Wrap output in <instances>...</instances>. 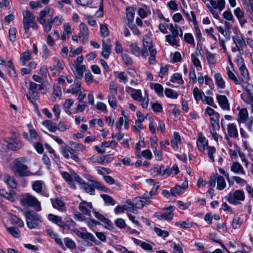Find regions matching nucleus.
Returning a JSON list of instances; mask_svg holds the SVG:
<instances>
[{"label":"nucleus","mask_w":253,"mask_h":253,"mask_svg":"<svg viewBox=\"0 0 253 253\" xmlns=\"http://www.w3.org/2000/svg\"><path fill=\"white\" fill-rule=\"evenodd\" d=\"M70 146H61L60 151L62 156L66 159H71L76 163H80L81 159L79 157L77 152H84L85 150V147L82 144L70 141L69 142Z\"/></svg>","instance_id":"f257e3e1"},{"label":"nucleus","mask_w":253,"mask_h":253,"mask_svg":"<svg viewBox=\"0 0 253 253\" xmlns=\"http://www.w3.org/2000/svg\"><path fill=\"white\" fill-rule=\"evenodd\" d=\"M26 163L25 157L17 158L13 162L11 169L16 176L23 177L39 174L37 172L33 173L30 171Z\"/></svg>","instance_id":"f03ea898"},{"label":"nucleus","mask_w":253,"mask_h":253,"mask_svg":"<svg viewBox=\"0 0 253 253\" xmlns=\"http://www.w3.org/2000/svg\"><path fill=\"white\" fill-rule=\"evenodd\" d=\"M23 24L25 34L26 38L30 36V28L31 27L34 30L38 29V25L35 21V17L33 14L28 10L23 12Z\"/></svg>","instance_id":"7ed1b4c3"},{"label":"nucleus","mask_w":253,"mask_h":253,"mask_svg":"<svg viewBox=\"0 0 253 253\" xmlns=\"http://www.w3.org/2000/svg\"><path fill=\"white\" fill-rule=\"evenodd\" d=\"M20 201L23 206L34 208L37 211L42 210L40 202L36 197L29 193L23 194Z\"/></svg>","instance_id":"20e7f679"},{"label":"nucleus","mask_w":253,"mask_h":253,"mask_svg":"<svg viewBox=\"0 0 253 253\" xmlns=\"http://www.w3.org/2000/svg\"><path fill=\"white\" fill-rule=\"evenodd\" d=\"M26 221L28 228L30 229L38 228L39 224L42 222L41 215L34 211H29L24 212Z\"/></svg>","instance_id":"39448f33"},{"label":"nucleus","mask_w":253,"mask_h":253,"mask_svg":"<svg viewBox=\"0 0 253 253\" xmlns=\"http://www.w3.org/2000/svg\"><path fill=\"white\" fill-rule=\"evenodd\" d=\"M42 85L37 84L33 82H30L29 83V92L27 95L28 99L29 100H38L39 98V93L38 90H42Z\"/></svg>","instance_id":"423d86ee"},{"label":"nucleus","mask_w":253,"mask_h":253,"mask_svg":"<svg viewBox=\"0 0 253 253\" xmlns=\"http://www.w3.org/2000/svg\"><path fill=\"white\" fill-rule=\"evenodd\" d=\"M237 109H239V113L237 119L238 123L239 124L245 123L248 127H250L252 125L253 122L249 119L248 110L246 108L239 109L238 107Z\"/></svg>","instance_id":"0eeeda50"},{"label":"nucleus","mask_w":253,"mask_h":253,"mask_svg":"<svg viewBox=\"0 0 253 253\" xmlns=\"http://www.w3.org/2000/svg\"><path fill=\"white\" fill-rule=\"evenodd\" d=\"M232 40L236 46L238 48L239 53L241 55L244 52L243 48L246 46L243 35L240 31L236 32L235 36L232 37Z\"/></svg>","instance_id":"6e6552de"},{"label":"nucleus","mask_w":253,"mask_h":253,"mask_svg":"<svg viewBox=\"0 0 253 253\" xmlns=\"http://www.w3.org/2000/svg\"><path fill=\"white\" fill-rule=\"evenodd\" d=\"M174 209V207L169 206L164 209V210L166 211L165 212H156L154 216L159 220H171L173 217V211Z\"/></svg>","instance_id":"1a4fd4ad"},{"label":"nucleus","mask_w":253,"mask_h":253,"mask_svg":"<svg viewBox=\"0 0 253 253\" xmlns=\"http://www.w3.org/2000/svg\"><path fill=\"white\" fill-rule=\"evenodd\" d=\"M54 14V10L53 9L46 6L43 10L40 12L39 17L38 18V20L39 23L44 27V26L47 24V21H46L45 20L46 16L48 15L51 18L53 16Z\"/></svg>","instance_id":"9d476101"},{"label":"nucleus","mask_w":253,"mask_h":253,"mask_svg":"<svg viewBox=\"0 0 253 253\" xmlns=\"http://www.w3.org/2000/svg\"><path fill=\"white\" fill-rule=\"evenodd\" d=\"M244 84H244L243 86L245 87V92L242 94L241 97L245 102H253V85L247 83Z\"/></svg>","instance_id":"9b49d317"},{"label":"nucleus","mask_w":253,"mask_h":253,"mask_svg":"<svg viewBox=\"0 0 253 253\" xmlns=\"http://www.w3.org/2000/svg\"><path fill=\"white\" fill-rule=\"evenodd\" d=\"M75 180L80 184L81 188L84 189L86 193L91 195H95V190L93 188L92 184H89L82 179L78 175L75 176Z\"/></svg>","instance_id":"f8f14e48"},{"label":"nucleus","mask_w":253,"mask_h":253,"mask_svg":"<svg viewBox=\"0 0 253 253\" xmlns=\"http://www.w3.org/2000/svg\"><path fill=\"white\" fill-rule=\"evenodd\" d=\"M63 21V17L61 15H58L56 16L50 20L47 21V24L43 27V31L46 33H48L50 31L53 24L56 26H59L61 25Z\"/></svg>","instance_id":"ddd939ff"},{"label":"nucleus","mask_w":253,"mask_h":253,"mask_svg":"<svg viewBox=\"0 0 253 253\" xmlns=\"http://www.w3.org/2000/svg\"><path fill=\"white\" fill-rule=\"evenodd\" d=\"M245 199L244 192L238 190L235 191L233 195H230L228 197V202L233 205H238L240 203V201H244Z\"/></svg>","instance_id":"4468645a"},{"label":"nucleus","mask_w":253,"mask_h":253,"mask_svg":"<svg viewBox=\"0 0 253 253\" xmlns=\"http://www.w3.org/2000/svg\"><path fill=\"white\" fill-rule=\"evenodd\" d=\"M80 33L79 37L81 41L85 44L87 42V37L89 35V32L87 26L84 23H81L79 26Z\"/></svg>","instance_id":"2eb2a0df"},{"label":"nucleus","mask_w":253,"mask_h":253,"mask_svg":"<svg viewBox=\"0 0 253 253\" xmlns=\"http://www.w3.org/2000/svg\"><path fill=\"white\" fill-rule=\"evenodd\" d=\"M216 99L222 109L226 111L230 110V103L225 95L216 94Z\"/></svg>","instance_id":"dca6fc26"},{"label":"nucleus","mask_w":253,"mask_h":253,"mask_svg":"<svg viewBox=\"0 0 253 253\" xmlns=\"http://www.w3.org/2000/svg\"><path fill=\"white\" fill-rule=\"evenodd\" d=\"M94 216L100 221L103 225H104L105 227L109 230H111L113 228V224L111 221L106 218L104 215L101 214L97 211H94L93 212Z\"/></svg>","instance_id":"f3484780"},{"label":"nucleus","mask_w":253,"mask_h":253,"mask_svg":"<svg viewBox=\"0 0 253 253\" xmlns=\"http://www.w3.org/2000/svg\"><path fill=\"white\" fill-rule=\"evenodd\" d=\"M227 132L228 136L235 139L238 138L237 127L234 123H230L227 125Z\"/></svg>","instance_id":"a211bd4d"},{"label":"nucleus","mask_w":253,"mask_h":253,"mask_svg":"<svg viewBox=\"0 0 253 253\" xmlns=\"http://www.w3.org/2000/svg\"><path fill=\"white\" fill-rule=\"evenodd\" d=\"M10 149L12 151H17L23 147L22 141L16 138H8Z\"/></svg>","instance_id":"6ab92c4d"},{"label":"nucleus","mask_w":253,"mask_h":253,"mask_svg":"<svg viewBox=\"0 0 253 253\" xmlns=\"http://www.w3.org/2000/svg\"><path fill=\"white\" fill-rule=\"evenodd\" d=\"M196 143L199 150L201 152H204L206 147L208 146V141L206 137L202 134H200Z\"/></svg>","instance_id":"aec40b11"},{"label":"nucleus","mask_w":253,"mask_h":253,"mask_svg":"<svg viewBox=\"0 0 253 253\" xmlns=\"http://www.w3.org/2000/svg\"><path fill=\"white\" fill-rule=\"evenodd\" d=\"M135 8L132 7H127L126 9V16L127 20V25L130 26L132 25L133 19L134 18Z\"/></svg>","instance_id":"412c9836"},{"label":"nucleus","mask_w":253,"mask_h":253,"mask_svg":"<svg viewBox=\"0 0 253 253\" xmlns=\"http://www.w3.org/2000/svg\"><path fill=\"white\" fill-rule=\"evenodd\" d=\"M44 186V183L42 180H36L33 182L32 188L36 193L40 194L43 193V188Z\"/></svg>","instance_id":"4be33fe9"},{"label":"nucleus","mask_w":253,"mask_h":253,"mask_svg":"<svg viewBox=\"0 0 253 253\" xmlns=\"http://www.w3.org/2000/svg\"><path fill=\"white\" fill-rule=\"evenodd\" d=\"M181 139L179 133L178 132L174 131L173 132V137L170 141L171 147L174 150H177L178 148V144L181 143Z\"/></svg>","instance_id":"5701e85b"},{"label":"nucleus","mask_w":253,"mask_h":253,"mask_svg":"<svg viewBox=\"0 0 253 253\" xmlns=\"http://www.w3.org/2000/svg\"><path fill=\"white\" fill-rule=\"evenodd\" d=\"M63 29V32L61 36V40L62 41H65L69 38V35L72 34V31L71 25L68 23H66L64 24Z\"/></svg>","instance_id":"b1692460"},{"label":"nucleus","mask_w":253,"mask_h":253,"mask_svg":"<svg viewBox=\"0 0 253 253\" xmlns=\"http://www.w3.org/2000/svg\"><path fill=\"white\" fill-rule=\"evenodd\" d=\"M48 217L50 221L63 228V226L64 225V221H63L62 217L54 215L52 213L49 214Z\"/></svg>","instance_id":"393cba45"},{"label":"nucleus","mask_w":253,"mask_h":253,"mask_svg":"<svg viewBox=\"0 0 253 253\" xmlns=\"http://www.w3.org/2000/svg\"><path fill=\"white\" fill-rule=\"evenodd\" d=\"M231 170L235 173L245 174V171L243 167L238 162L235 161L231 167Z\"/></svg>","instance_id":"a878e982"},{"label":"nucleus","mask_w":253,"mask_h":253,"mask_svg":"<svg viewBox=\"0 0 253 253\" xmlns=\"http://www.w3.org/2000/svg\"><path fill=\"white\" fill-rule=\"evenodd\" d=\"M164 166L161 165H155L150 170L151 174L154 176H163V169Z\"/></svg>","instance_id":"bb28decb"},{"label":"nucleus","mask_w":253,"mask_h":253,"mask_svg":"<svg viewBox=\"0 0 253 253\" xmlns=\"http://www.w3.org/2000/svg\"><path fill=\"white\" fill-rule=\"evenodd\" d=\"M4 182L10 187L12 188H16L17 183L13 176L8 174H5L3 176Z\"/></svg>","instance_id":"cd10ccee"},{"label":"nucleus","mask_w":253,"mask_h":253,"mask_svg":"<svg viewBox=\"0 0 253 253\" xmlns=\"http://www.w3.org/2000/svg\"><path fill=\"white\" fill-rule=\"evenodd\" d=\"M215 84L218 88L224 89L225 87V83L220 73H216L213 76Z\"/></svg>","instance_id":"c85d7f7f"},{"label":"nucleus","mask_w":253,"mask_h":253,"mask_svg":"<svg viewBox=\"0 0 253 253\" xmlns=\"http://www.w3.org/2000/svg\"><path fill=\"white\" fill-rule=\"evenodd\" d=\"M239 70L241 72V75L242 76V79H240L241 80V84H246L249 80V73L247 68L245 67V65L241 66L239 67Z\"/></svg>","instance_id":"c756f323"},{"label":"nucleus","mask_w":253,"mask_h":253,"mask_svg":"<svg viewBox=\"0 0 253 253\" xmlns=\"http://www.w3.org/2000/svg\"><path fill=\"white\" fill-rule=\"evenodd\" d=\"M74 103V100L73 99L67 98L65 100L63 105V108L64 111L70 116L72 115V113L70 111V109L73 105Z\"/></svg>","instance_id":"7c9ffc66"},{"label":"nucleus","mask_w":253,"mask_h":253,"mask_svg":"<svg viewBox=\"0 0 253 253\" xmlns=\"http://www.w3.org/2000/svg\"><path fill=\"white\" fill-rule=\"evenodd\" d=\"M193 94L194 99L197 102L200 100H202L203 97L205 96L204 92L197 87L193 88Z\"/></svg>","instance_id":"2f4dec72"},{"label":"nucleus","mask_w":253,"mask_h":253,"mask_svg":"<svg viewBox=\"0 0 253 253\" xmlns=\"http://www.w3.org/2000/svg\"><path fill=\"white\" fill-rule=\"evenodd\" d=\"M76 69L73 71V73L76 76V78L81 79L83 77L84 72L85 71L86 67L84 65L76 66Z\"/></svg>","instance_id":"473e14b6"},{"label":"nucleus","mask_w":253,"mask_h":253,"mask_svg":"<svg viewBox=\"0 0 253 253\" xmlns=\"http://www.w3.org/2000/svg\"><path fill=\"white\" fill-rule=\"evenodd\" d=\"M191 60L198 71H201L202 69V67L200 61L198 57V53L197 52L191 54Z\"/></svg>","instance_id":"72a5a7b5"},{"label":"nucleus","mask_w":253,"mask_h":253,"mask_svg":"<svg viewBox=\"0 0 253 253\" xmlns=\"http://www.w3.org/2000/svg\"><path fill=\"white\" fill-rule=\"evenodd\" d=\"M10 149V144L8 138L2 139L0 141V151L2 152H6Z\"/></svg>","instance_id":"f704fd0d"},{"label":"nucleus","mask_w":253,"mask_h":253,"mask_svg":"<svg viewBox=\"0 0 253 253\" xmlns=\"http://www.w3.org/2000/svg\"><path fill=\"white\" fill-rule=\"evenodd\" d=\"M129 47L130 51L132 54L138 57L141 55L140 48L137 43H131L130 44Z\"/></svg>","instance_id":"c9c22d12"},{"label":"nucleus","mask_w":253,"mask_h":253,"mask_svg":"<svg viewBox=\"0 0 253 253\" xmlns=\"http://www.w3.org/2000/svg\"><path fill=\"white\" fill-rule=\"evenodd\" d=\"M32 59L31 53L28 50L24 51L20 58V62L23 66H26L27 63Z\"/></svg>","instance_id":"e433bc0d"},{"label":"nucleus","mask_w":253,"mask_h":253,"mask_svg":"<svg viewBox=\"0 0 253 253\" xmlns=\"http://www.w3.org/2000/svg\"><path fill=\"white\" fill-rule=\"evenodd\" d=\"M148 204V202L147 200H142L140 198H136V199L132 203L134 210L135 209H141L144 207V205Z\"/></svg>","instance_id":"4c0bfd02"},{"label":"nucleus","mask_w":253,"mask_h":253,"mask_svg":"<svg viewBox=\"0 0 253 253\" xmlns=\"http://www.w3.org/2000/svg\"><path fill=\"white\" fill-rule=\"evenodd\" d=\"M165 94L168 98L174 99H177L179 96L177 91L169 88H166L165 89Z\"/></svg>","instance_id":"58836bf2"},{"label":"nucleus","mask_w":253,"mask_h":253,"mask_svg":"<svg viewBox=\"0 0 253 253\" xmlns=\"http://www.w3.org/2000/svg\"><path fill=\"white\" fill-rule=\"evenodd\" d=\"M226 69L227 76L230 79L232 80L236 84H241V80L236 77L235 74L231 71L230 67H227Z\"/></svg>","instance_id":"ea45409f"},{"label":"nucleus","mask_w":253,"mask_h":253,"mask_svg":"<svg viewBox=\"0 0 253 253\" xmlns=\"http://www.w3.org/2000/svg\"><path fill=\"white\" fill-rule=\"evenodd\" d=\"M177 36L168 35L165 36L166 42L172 46L179 45L178 41L176 40Z\"/></svg>","instance_id":"a19ab883"},{"label":"nucleus","mask_w":253,"mask_h":253,"mask_svg":"<svg viewBox=\"0 0 253 253\" xmlns=\"http://www.w3.org/2000/svg\"><path fill=\"white\" fill-rule=\"evenodd\" d=\"M53 207L60 211H63L65 210V204L61 200L56 199L52 202Z\"/></svg>","instance_id":"79ce46f5"},{"label":"nucleus","mask_w":253,"mask_h":253,"mask_svg":"<svg viewBox=\"0 0 253 253\" xmlns=\"http://www.w3.org/2000/svg\"><path fill=\"white\" fill-rule=\"evenodd\" d=\"M75 86L68 91V92H70L72 94H77L81 91V83L79 80L76 79L74 81Z\"/></svg>","instance_id":"37998d69"},{"label":"nucleus","mask_w":253,"mask_h":253,"mask_svg":"<svg viewBox=\"0 0 253 253\" xmlns=\"http://www.w3.org/2000/svg\"><path fill=\"white\" fill-rule=\"evenodd\" d=\"M220 117L219 114H215V117H212L210 118L211 124L212 127L214 129H219L220 126L219 124V119Z\"/></svg>","instance_id":"c03bdc74"},{"label":"nucleus","mask_w":253,"mask_h":253,"mask_svg":"<svg viewBox=\"0 0 253 253\" xmlns=\"http://www.w3.org/2000/svg\"><path fill=\"white\" fill-rule=\"evenodd\" d=\"M118 84L114 82H110L109 84V95H116L118 93Z\"/></svg>","instance_id":"a18cd8bd"},{"label":"nucleus","mask_w":253,"mask_h":253,"mask_svg":"<svg viewBox=\"0 0 253 253\" xmlns=\"http://www.w3.org/2000/svg\"><path fill=\"white\" fill-rule=\"evenodd\" d=\"M42 124L51 132H55L57 130V126L50 120H46Z\"/></svg>","instance_id":"49530a36"},{"label":"nucleus","mask_w":253,"mask_h":253,"mask_svg":"<svg viewBox=\"0 0 253 253\" xmlns=\"http://www.w3.org/2000/svg\"><path fill=\"white\" fill-rule=\"evenodd\" d=\"M6 229L8 233L13 237L18 238L20 237L21 232L17 228L15 227H7Z\"/></svg>","instance_id":"de8ad7c7"},{"label":"nucleus","mask_w":253,"mask_h":253,"mask_svg":"<svg viewBox=\"0 0 253 253\" xmlns=\"http://www.w3.org/2000/svg\"><path fill=\"white\" fill-rule=\"evenodd\" d=\"M226 186V182L222 176L218 175L217 176V189L221 190L223 189Z\"/></svg>","instance_id":"09e8293b"},{"label":"nucleus","mask_w":253,"mask_h":253,"mask_svg":"<svg viewBox=\"0 0 253 253\" xmlns=\"http://www.w3.org/2000/svg\"><path fill=\"white\" fill-rule=\"evenodd\" d=\"M170 81L172 83L176 82L180 84H182L184 83L182 79V76L179 73H174L171 77Z\"/></svg>","instance_id":"8fccbe9b"},{"label":"nucleus","mask_w":253,"mask_h":253,"mask_svg":"<svg viewBox=\"0 0 253 253\" xmlns=\"http://www.w3.org/2000/svg\"><path fill=\"white\" fill-rule=\"evenodd\" d=\"M101 197L103 199L106 205L111 206L115 205V201L111 196L106 194H101Z\"/></svg>","instance_id":"3c124183"},{"label":"nucleus","mask_w":253,"mask_h":253,"mask_svg":"<svg viewBox=\"0 0 253 253\" xmlns=\"http://www.w3.org/2000/svg\"><path fill=\"white\" fill-rule=\"evenodd\" d=\"M92 184L94 188H95L97 189L102 190L105 192H107L108 190L107 188H106L102 183L99 181L93 180L92 181Z\"/></svg>","instance_id":"603ef678"},{"label":"nucleus","mask_w":253,"mask_h":253,"mask_svg":"<svg viewBox=\"0 0 253 253\" xmlns=\"http://www.w3.org/2000/svg\"><path fill=\"white\" fill-rule=\"evenodd\" d=\"M76 223L73 221L72 218L67 219L65 222H64V225L63 228L64 229L70 230L71 228H74L76 226Z\"/></svg>","instance_id":"864d4df0"},{"label":"nucleus","mask_w":253,"mask_h":253,"mask_svg":"<svg viewBox=\"0 0 253 253\" xmlns=\"http://www.w3.org/2000/svg\"><path fill=\"white\" fill-rule=\"evenodd\" d=\"M175 225L182 228H188L192 227V224L188 220L186 221H180L175 222Z\"/></svg>","instance_id":"5fc2aeb1"},{"label":"nucleus","mask_w":253,"mask_h":253,"mask_svg":"<svg viewBox=\"0 0 253 253\" xmlns=\"http://www.w3.org/2000/svg\"><path fill=\"white\" fill-rule=\"evenodd\" d=\"M242 223V220L239 216L236 215L233 219L232 226L234 229H238L240 227Z\"/></svg>","instance_id":"6e6d98bb"},{"label":"nucleus","mask_w":253,"mask_h":253,"mask_svg":"<svg viewBox=\"0 0 253 253\" xmlns=\"http://www.w3.org/2000/svg\"><path fill=\"white\" fill-rule=\"evenodd\" d=\"M149 52L150 53V56L149 58V63L151 65L155 64L156 63L155 56L157 53V51L156 48H150Z\"/></svg>","instance_id":"4d7b16f0"},{"label":"nucleus","mask_w":253,"mask_h":253,"mask_svg":"<svg viewBox=\"0 0 253 253\" xmlns=\"http://www.w3.org/2000/svg\"><path fill=\"white\" fill-rule=\"evenodd\" d=\"M100 32L102 37L105 38L109 35V31L106 24H101L100 26Z\"/></svg>","instance_id":"13d9d810"},{"label":"nucleus","mask_w":253,"mask_h":253,"mask_svg":"<svg viewBox=\"0 0 253 253\" xmlns=\"http://www.w3.org/2000/svg\"><path fill=\"white\" fill-rule=\"evenodd\" d=\"M108 103L110 107L113 109H116L117 108L116 95H108Z\"/></svg>","instance_id":"bf43d9fd"},{"label":"nucleus","mask_w":253,"mask_h":253,"mask_svg":"<svg viewBox=\"0 0 253 253\" xmlns=\"http://www.w3.org/2000/svg\"><path fill=\"white\" fill-rule=\"evenodd\" d=\"M122 57L124 64L126 66H131L133 63L132 60L130 56L126 53H123Z\"/></svg>","instance_id":"052dcab7"},{"label":"nucleus","mask_w":253,"mask_h":253,"mask_svg":"<svg viewBox=\"0 0 253 253\" xmlns=\"http://www.w3.org/2000/svg\"><path fill=\"white\" fill-rule=\"evenodd\" d=\"M8 33L9 41L12 42H14L16 38L17 30L16 28L13 27L10 28L9 29Z\"/></svg>","instance_id":"680f3d73"},{"label":"nucleus","mask_w":253,"mask_h":253,"mask_svg":"<svg viewBox=\"0 0 253 253\" xmlns=\"http://www.w3.org/2000/svg\"><path fill=\"white\" fill-rule=\"evenodd\" d=\"M206 58L210 64L214 65L216 63V59L215 57V54L207 51L206 53Z\"/></svg>","instance_id":"e2e57ef3"},{"label":"nucleus","mask_w":253,"mask_h":253,"mask_svg":"<svg viewBox=\"0 0 253 253\" xmlns=\"http://www.w3.org/2000/svg\"><path fill=\"white\" fill-rule=\"evenodd\" d=\"M102 49L111 51L112 48V43L111 40L109 39L103 40L102 41Z\"/></svg>","instance_id":"0e129e2a"},{"label":"nucleus","mask_w":253,"mask_h":253,"mask_svg":"<svg viewBox=\"0 0 253 253\" xmlns=\"http://www.w3.org/2000/svg\"><path fill=\"white\" fill-rule=\"evenodd\" d=\"M184 40L187 43L193 46L195 45L193 36L191 33H186L184 36Z\"/></svg>","instance_id":"69168bd1"},{"label":"nucleus","mask_w":253,"mask_h":253,"mask_svg":"<svg viewBox=\"0 0 253 253\" xmlns=\"http://www.w3.org/2000/svg\"><path fill=\"white\" fill-rule=\"evenodd\" d=\"M202 101L203 103H205L213 108H217V106L214 103V100L212 97L205 95L204 99L203 98Z\"/></svg>","instance_id":"338daca9"},{"label":"nucleus","mask_w":253,"mask_h":253,"mask_svg":"<svg viewBox=\"0 0 253 253\" xmlns=\"http://www.w3.org/2000/svg\"><path fill=\"white\" fill-rule=\"evenodd\" d=\"M182 189L180 185H175L174 187L170 189L171 194L172 196H176L182 193Z\"/></svg>","instance_id":"774afa93"}]
</instances>
